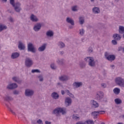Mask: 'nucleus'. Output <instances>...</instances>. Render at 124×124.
Wrapping results in <instances>:
<instances>
[{"instance_id": "nucleus-1", "label": "nucleus", "mask_w": 124, "mask_h": 124, "mask_svg": "<svg viewBox=\"0 0 124 124\" xmlns=\"http://www.w3.org/2000/svg\"><path fill=\"white\" fill-rule=\"evenodd\" d=\"M85 62H88V65L91 67H94L95 66V62L93 57H87L85 58Z\"/></svg>"}, {"instance_id": "nucleus-2", "label": "nucleus", "mask_w": 124, "mask_h": 124, "mask_svg": "<svg viewBox=\"0 0 124 124\" xmlns=\"http://www.w3.org/2000/svg\"><path fill=\"white\" fill-rule=\"evenodd\" d=\"M115 83L119 87L124 88V79L121 77H117L115 78Z\"/></svg>"}, {"instance_id": "nucleus-3", "label": "nucleus", "mask_w": 124, "mask_h": 124, "mask_svg": "<svg viewBox=\"0 0 124 124\" xmlns=\"http://www.w3.org/2000/svg\"><path fill=\"white\" fill-rule=\"evenodd\" d=\"M103 97H104V93L103 92L101 91L97 92L95 97L96 100L99 101V102H101L103 100Z\"/></svg>"}, {"instance_id": "nucleus-4", "label": "nucleus", "mask_w": 124, "mask_h": 124, "mask_svg": "<svg viewBox=\"0 0 124 124\" xmlns=\"http://www.w3.org/2000/svg\"><path fill=\"white\" fill-rule=\"evenodd\" d=\"M105 57L109 62H113V61L116 60V56H115L114 55H110V54L107 52L105 53Z\"/></svg>"}, {"instance_id": "nucleus-5", "label": "nucleus", "mask_w": 124, "mask_h": 124, "mask_svg": "<svg viewBox=\"0 0 124 124\" xmlns=\"http://www.w3.org/2000/svg\"><path fill=\"white\" fill-rule=\"evenodd\" d=\"M27 48L28 52H31V53H33L34 54L36 53V48L34 47L32 43H29L28 44Z\"/></svg>"}, {"instance_id": "nucleus-6", "label": "nucleus", "mask_w": 124, "mask_h": 124, "mask_svg": "<svg viewBox=\"0 0 124 124\" xmlns=\"http://www.w3.org/2000/svg\"><path fill=\"white\" fill-rule=\"evenodd\" d=\"M25 64L26 67H31V66L33 64V62L31 59L27 57L25 59Z\"/></svg>"}, {"instance_id": "nucleus-7", "label": "nucleus", "mask_w": 124, "mask_h": 124, "mask_svg": "<svg viewBox=\"0 0 124 124\" xmlns=\"http://www.w3.org/2000/svg\"><path fill=\"white\" fill-rule=\"evenodd\" d=\"M34 94V91L31 89H26L25 92V95L26 96L30 97L32 96Z\"/></svg>"}, {"instance_id": "nucleus-8", "label": "nucleus", "mask_w": 124, "mask_h": 124, "mask_svg": "<svg viewBox=\"0 0 124 124\" xmlns=\"http://www.w3.org/2000/svg\"><path fill=\"white\" fill-rule=\"evenodd\" d=\"M13 7L14 8L15 11L17 13L20 12V11L22 10V8H21V3L19 2H16L15 6H13Z\"/></svg>"}, {"instance_id": "nucleus-9", "label": "nucleus", "mask_w": 124, "mask_h": 124, "mask_svg": "<svg viewBox=\"0 0 124 124\" xmlns=\"http://www.w3.org/2000/svg\"><path fill=\"white\" fill-rule=\"evenodd\" d=\"M59 80L61 82H65V81H68L69 80V77L65 75H63L59 77Z\"/></svg>"}, {"instance_id": "nucleus-10", "label": "nucleus", "mask_w": 124, "mask_h": 124, "mask_svg": "<svg viewBox=\"0 0 124 124\" xmlns=\"http://www.w3.org/2000/svg\"><path fill=\"white\" fill-rule=\"evenodd\" d=\"M105 113V111L104 110H101V111H93L92 112L91 115L93 117H94V119H96L97 118V116H98V114H103L102 113Z\"/></svg>"}, {"instance_id": "nucleus-11", "label": "nucleus", "mask_w": 124, "mask_h": 124, "mask_svg": "<svg viewBox=\"0 0 124 124\" xmlns=\"http://www.w3.org/2000/svg\"><path fill=\"white\" fill-rule=\"evenodd\" d=\"M41 27H42V25L41 24V23H37L33 27V30L34 31H39L41 30Z\"/></svg>"}, {"instance_id": "nucleus-12", "label": "nucleus", "mask_w": 124, "mask_h": 124, "mask_svg": "<svg viewBox=\"0 0 124 124\" xmlns=\"http://www.w3.org/2000/svg\"><path fill=\"white\" fill-rule=\"evenodd\" d=\"M72 103V100L71 98L69 97H66L65 99V104L66 105V107H68V106H70Z\"/></svg>"}, {"instance_id": "nucleus-13", "label": "nucleus", "mask_w": 124, "mask_h": 124, "mask_svg": "<svg viewBox=\"0 0 124 124\" xmlns=\"http://www.w3.org/2000/svg\"><path fill=\"white\" fill-rule=\"evenodd\" d=\"M18 85H17V84L16 83H11L9 84L7 86V89H8V90H13L14 89H16V88H17Z\"/></svg>"}, {"instance_id": "nucleus-14", "label": "nucleus", "mask_w": 124, "mask_h": 124, "mask_svg": "<svg viewBox=\"0 0 124 124\" xmlns=\"http://www.w3.org/2000/svg\"><path fill=\"white\" fill-rule=\"evenodd\" d=\"M82 86H83V82H75L73 84V87H74V88H80V87H82Z\"/></svg>"}, {"instance_id": "nucleus-15", "label": "nucleus", "mask_w": 124, "mask_h": 124, "mask_svg": "<svg viewBox=\"0 0 124 124\" xmlns=\"http://www.w3.org/2000/svg\"><path fill=\"white\" fill-rule=\"evenodd\" d=\"M92 11L94 14H99V13H100V9L97 7L93 8Z\"/></svg>"}, {"instance_id": "nucleus-16", "label": "nucleus", "mask_w": 124, "mask_h": 124, "mask_svg": "<svg viewBox=\"0 0 124 124\" xmlns=\"http://www.w3.org/2000/svg\"><path fill=\"white\" fill-rule=\"evenodd\" d=\"M113 37L114 39H115V40H117V41H119L122 39V35L115 33L113 35Z\"/></svg>"}, {"instance_id": "nucleus-17", "label": "nucleus", "mask_w": 124, "mask_h": 124, "mask_svg": "<svg viewBox=\"0 0 124 124\" xmlns=\"http://www.w3.org/2000/svg\"><path fill=\"white\" fill-rule=\"evenodd\" d=\"M46 45H47L46 44H43L42 46L38 48V51H39V52H43V51H45Z\"/></svg>"}, {"instance_id": "nucleus-18", "label": "nucleus", "mask_w": 124, "mask_h": 124, "mask_svg": "<svg viewBox=\"0 0 124 124\" xmlns=\"http://www.w3.org/2000/svg\"><path fill=\"white\" fill-rule=\"evenodd\" d=\"M66 21L67 23H68L69 24H70L72 26H74V20L72 19V18L70 17H67Z\"/></svg>"}, {"instance_id": "nucleus-19", "label": "nucleus", "mask_w": 124, "mask_h": 124, "mask_svg": "<svg viewBox=\"0 0 124 124\" xmlns=\"http://www.w3.org/2000/svg\"><path fill=\"white\" fill-rule=\"evenodd\" d=\"M18 47L19 50H24V49H26V46L21 42H19Z\"/></svg>"}, {"instance_id": "nucleus-20", "label": "nucleus", "mask_w": 124, "mask_h": 124, "mask_svg": "<svg viewBox=\"0 0 124 124\" xmlns=\"http://www.w3.org/2000/svg\"><path fill=\"white\" fill-rule=\"evenodd\" d=\"M30 19L32 22H37L38 21V18H37V17H36V16H34L33 14H32L31 16Z\"/></svg>"}, {"instance_id": "nucleus-21", "label": "nucleus", "mask_w": 124, "mask_h": 124, "mask_svg": "<svg viewBox=\"0 0 124 124\" xmlns=\"http://www.w3.org/2000/svg\"><path fill=\"white\" fill-rule=\"evenodd\" d=\"M20 56V54L18 52H14L12 54L11 58L14 60L15 59H17Z\"/></svg>"}, {"instance_id": "nucleus-22", "label": "nucleus", "mask_w": 124, "mask_h": 124, "mask_svg": "<svg viewBox=\"0 0 124 124\" xmlns=\"http://www.w3.org/2000/svg\"><path fill=\"white\" fill-rule=\"evenodd\" d=\"M51 97L54 98V99H59L60 95L56 92H53L51 93Z\"/></svg>"}, {"instance_id": "nucleus-23", "label": "nucleus", "mask_w": 124, "mask_h": 124, "mask_svg": "<svg viewBox=\"0 0 124 124\" xmlns=\"http://www.w3.org/2000/svg\"><path fill=\"white\" fill-rule=\"evenodd\" d=\"M52 114L54 115H56V116L58 117V115L59 114H60V108H56L55 109H54L52 111Z\"/></svg>"}, {"instance_id": "nucleus-24", "label": "nucleus", "mask_w": 124, "mask_h": 124, "mask_svg": "<svg viewBox=\"0 0 124 124\" xmlns=\"http://www.w3.org/2000/svg\"><path fill=\"white\" fill-rule=\"evenodd\" d=\"M91 103H92L94 108H98V107H99V104H98V103H97V102H96V101L92 100Z\"/></svg>"}, {"instance_id": "nucleus-25", "label": "nucleus", "mask_w": 124, "mask_h": 124, "mask_svg": "<svg viewBox=\"0 0 124 124\" xmlns=\"http://www.w3.org/2000/svg\"><path fill=\"white\" fill-rule=\"evenodd\" d=\"M3 98L5 101H8V102L13 101V98L11 96H6L5 97H4Z\"/></svg>"}, {"instance_id": "nucleus-26", "label": "nucleus", "mask_w": 124, "mask_h": 124, "mask_svg": "<svg viewBox=\"0 0 124 124\" xmlns=\"http://www.w3.org/2000/svg\"><path fill=\"white\" fill-rule=\"evenodd\" d=\"M60 113H62V115H65L66 108H60Z\"/></svg>"}, {"instance_id": "nucleus-27", "label": "nucleus", "mask_w": 124, "mask_h": 124, "mask_svg": "<svg viewBox=\"0 0 124 124\" xmlns=\"http://www.w3.org/2000/svg\"><path fill=\"white\" fill-rule=\"evenodd\" d=\"M57 62L59 65H62L64 63V60L63 59H58Z\"/></svg>"}, {"instance_id": "nucleus-28", "label": "nucleus", "mask_w": 124, "mask_h": 124, "mask_svg": "<svg viewBox=\"0 0 124 124\" xmlns=\"http://www.w3.org/2000/svg\"><path fill=\"white\" fill-rule=\"evenodd\" d=\"M119 32L120 34H124V27L120 26L119 28Z\"/></svg>"}, {"instance_id": "nucleus-29", "label": "nucleus", "mask_w": 124, "mask_h": 124, "mask_svg": "<svg viewBox=\"0 0 124 124\" xmlns=\"http://www.w3.org/2000/svg\"><path fill=\"white\" fill-rule=\"evenodd\" d=\"M47 36H49V37H52L54 35V32L51 31H47L46 33Z\"/></svg>"}, {"instance_id": "nucleus-30", "label": "nucleus", "mask_w": 124, "mask_h": 124, "mask_svg": "<svg viewBox=\"0 0 124 124\" xmlns=\"http://www.w3.org/2000/svg\"><path fill=\"white\" fill-rule=\"evenodd\" d=\"M13 81H15V82H16V83H18V84H20L21 83L22 81L20 80L19 79V78L14 77L13 78Z\"/></svg>"}, {"instance_id": "nucleus-31", "label": "nucleus", "mask_w": 124, "mask_h": 124, "mask_svg": "<svg viewBox=\"0 0 124 124\" xmlns=\"http://www.w3.org/2000/svg\"><path fill=\"white\" fill-rule=\"evenodd\" d=\"M6 29H7V26L3 24H0V32L4 31V30H6Z\"/></svg>"}, {"instance_id": "nucleus-32", "label": "nucleus", "mask_w": 124, "mask_h": 124, "mask_svg": "<svg viewBox=\"0 0 124 124\" xmlns=\"http://www.w3.org/2000/svg\"><path fill=\"white\" fill-rule=\"evenodd\" d=\"M79 24L80 25H83V24H84V23H85V19L84 18V17L80 16L79 18Z\"/></svg>"}, {"instance_id": "nucleus-33", "label": "nucleus", "mask_w": 124, "mask_h": 124, "mask_svg": "<svg viewBox=\"0 0 124 124\" xmlns=\"http://www.w3.org/2000/svg\"><path fill=\"white\" fill-rule=\"evenodd\" d=\"M114 101L116 103V104L119 105V104H121L122 103V100H121L119 98H116L114 100Z\"/></svg>"}, {"instance_id": "nucleus-34", "label": "nucleus", "mask_w": 124, "mask_h": 124, "mask_svg": "<svg viewBox=\"0 0 124 124\" xmlns=\"http://www.w3.org/2000/svg\"><path fill=\"white\" fill-rule=\"evenodd\" d=\"M72 118L74 120H79V118H80V116L78 114H73L72 116Z\"/></svg>"}, {"instance_id": "nucleus-35", "label": "nucleus", "mask_w": 124, "mask_h": 124, "mask_svg": "<svg viewBox=\"0 0 124 124\" xmlns=\"http://www.w3.org/2000/svg\"><path fill=\"white\" fill-rule=\"evenodd\" d=\"M120 89L119 88H115L114 90H113V92L114 93H115L116 94H119V93H120Z\"/></svg>"}, {"instance_id": "nucleus-36", "label": "nucleus", "mask_w": 124, "mask_h": 124, "mask_svg": "<svg viewBox=\"0 0 124 124\" xmlns=\"http://www.w3.org/2000/svg\"><path fill=\"white\" fill-rule=\"evenodd\" d=\"M58 46H59L60 48H64L65 45H64V43H63L62 42H60L58 43Z\"/></svg>"}, {"instance_id": "nucleus-37", "label": "nucleus", "mask_w": 124, "mask_h": 124, "mask_svg": "<svg viewBox=\"0 0 124 124\" xmlns=\"http://www.w3.org/2000/svg\"><path fill=\"white\" fill-rule=\"evenodd\" d=\"M79 31L80 35H84V34L85 33V30H84V29H80Z\"/></svg>"}, {"instance_id": "nucleus-38", "label": "nucleus", "mask_w": 124, "mask_h": 124, "mask_svg": "<svg viewBox=\"0 0 124 124\" xmlns=\"http://www.w3.org/2000/svg\"><path fill=\"white\" fill-rule=\"evenodd\" d=\"M31 73H40V70L39 69H32L31 71Z\"/></svg>"}, {"instance_id": "nucleus-39", "label": "nucleus", "mask_w": 124, "mask_h": 124, "mask_svg": "<svg viewBox=\"0 0 124 124\" xmlns=\"http://www.w3.org/2000/svg\"><path fill=\"white\" fill-rule=\"evenodd\" d=\"M10 3L12 6H15L16 3H15V0H10Z\"/></svg>"}, {"instance_id": "nucleus-40", "label": "nucleus", "mask_w": 124, "mask_h": 124, "mask_svg": "<svg viewBox=\"0 0 124 124\" xmlns=\"http://www.w3.org/2000/svg\"><path fill=\"white\" fill-rule=\"evenodd\" d=\"M87 124H94L93 120H89L85 122Z\"/></svg>"}, {"instance_id": "nucleus-41", "label": "nucleus", "mask_w": 124, "mask_h": 124, "mask_svg": "<svg viewBox=\"0 0 124 124\" xmlns=\"http://www.w3.org/2000/svg\"><path fill=\"white\" fill-rule=\"evenodd\" d=\"M79 65L81 67V68H84L85 66H86V63H85L84 62H81L80 63Z\"/></svg>"}, {"instance_id": "nucleus-42", "label": "nucleus", "mask_w": 124, "mask_h": 124, "mask_svg": "<svg viewBox=\"0 0 124 124\" xmlns=\"http://www.w3.org/2000/svg\"><path fill=\"white\" fill-rule=\"evenodd\" d=\"M38 78L40 82H43L44 78H43V76H42V75H39V76H38Z\"/></svg>"}, {"instance_id": "nucleus-43", "label": "nucleus", "mask_w": 124, "mask_h": 124, "mask_svg": "<svg viewBox=\"0 0 124 124\" xmlns=\"http://www.w3.org/2000/svg\"><path fill=\"white\" fill-rule=\"evenodd\" d=\"M50 67L52 69H53V70L57 69V66H56L54 63L51 64L50 65Z\"/></svg>"}, {"instance_id": "nucleus-44", "label": "nucleus", "mask_w": 124, "mask_h": 124, "mask_svg": "<svg viewBox=\"0 0 124 124\" xmlns=\"http://www.w3.org/2000/svg\"><path fill=\"white\" fill-rule=\"evenodd\" d=\"M111 42L113 44V45H117V44H118V43L117 42V40L115 39L114 40H112Z\"/></svg>"}, {"instance_id": "nucleus-45", "label": "nucleus", "mask_w": 124, "mask_h": 124, "mask_svg": "<svg viewBox=\"0 0 124 124\" xmlns=\"http://www.w3.org/2000/svg\"><path fill=\"white\" fill-rule=\"evenodd\" d=\"M72 11H77V6H74L72 7Z\"/></svg>"}, {"instance_id": "nucleus-46", "label": "nucleus", "mask_w": 124, "mask_h": 124, "mask_svg": "<svg viewBox=\"0 0 124 124\" xmlns=\"http://www.w3.org/2000/svg\"><path fill=\"white\" fill-rule=\"evenodd\" d=\"M93 51V47L92 46L89 47L88 49L89 53H92Z\"/></svg>"}, {"instance_id": "nucleus-47", "label": "nucleus", "mask_w": 124, "mask_h": 124, "mask_svg": "<svg viewBox=\"0 0 124 124\" xmlns=\"http://www.w3.org/2000/svg\"><path fill=\"white\" fill-rule=\"evenodd\" d=\"M37 124H43V122H42V120L39 119L38 121H37Z\"/></svg>"}, {"instance_id": "nucleus-48", "label": "nucleus", "mask_w": 124, "mask_h": 124, "mask_svg": "<svg viewBox=\"0 0 124 124\" xmlns=\"http://www.w3.org/2000/svg\"><path fill=\"white\" fill-rule=\"evenodd\" d=\"M102 88H103V89H105V88L106 87L107 85L105 83H102L101 84Z\"/></svg>"}, {"instance_id": "nucleus-49", "label": "nucleus", "mask_w": 124, "mask_h": 124, "mask_svg": "<svg viewBox=\"0 0 124 124\" xmlns=\"http://www.w3.org/2000/svg\"><path fill=\"white\" fill-rule=\"evenodd\" d=\"M123 50V51L124 52V47L123 46H120L118 47V51L120 52V51H122Z\"/></svg>"}, {"instance_id": "nucleus-50", "label": "nucleus", "mask_w": 124, "mask_h": 124, "mask_svg": "<svg viewBox=\"0 0 124 124\" xmlns=\"http://www.w3.org/2000/svg\"><path fill=\"white\" fill-rule=\"evenodd\" d=\"M31 124H37V122L36 120H33L31 121Z\"/></svg>"}, {"instance_id": "nucleus-51", "label": "nucleus", "mask_w": 124, "mask_h": 124, "mask_svg": "<svg viewBox=\"0 0 124 124\" xmlns=\"http://www.w3.org/2000/svg\"><path fill=\"white\" fill-rule=\"evenodd\" d=\"M70 97H72V98H75V97L74 96V95L71 93H70L69 95Z\"/></svg>"}, {"instance_id": "nucleus-52", "label": "nucleus", "mask_w": 124, "mask_h": 124, "mask_svg": "<svg viewBox=\"0 0 124 124\" xmlns=\"http://www.w3.org/2000/svg\"><path fill=\"white\" fill-rule=\"evenodd\" d=\"M65 93H67V94L68 95H69L71 93H70V92L69 91V90H66L65 91Z\"/></svg>"}, {"instance_id": "nucleus-53", "label": "nucleus", "mask_w": 124, "mask_h": 124, "mask_svg": "<svg viewBox=\"0 0 124 124\" xmlns=\"http://www.w3.org/2000/svg\"><path fill=\"white\" fill-rule=\"evenodd\" d=\"M14 94H18L19 93V91H14L13 92Z\"/></svg>"}, {"instance_id": "nucleus-54", "label": "nucleus", "mask_w": 124, "mask_h": 124, "mask_svg": "<svg viewBox=\"0 0 124 124\" xmlns=\"http://www.w3.org/2000/svg\"><path fill=\"white\" fill-rule=\"evenodd\" d=\"M10 112H11V113L13 114V115H16V113H15V112L13 111V110H12V109H10L9 110Z\"/></svg>"}, {"instance_id": "nucleus-55", "label": "nucleus", "mask_w": 124, "mask_h": 124, "mask_svg": "<svg viewBox=\"0 0 124 124\" xmlns=\"http://www.w3.org/2000/svg\"><path fill=\"white\" fill-rule=\"evenodd\" d=\"M9 20H10V22H13V18H12V17L10 16L9 18Z\"/></svg>"}, {"instance_id": "nucleus-56", "label": "nucleus", "mask_w": 124, "mask_h": 124, "mask_svg": "<svg viewBox=\"0 0 124 124\" xmlns=\"http://www.w3.org/2000/svg\"><path fill=\"white\" fill-rule=\"evenodd\" d=\"M5 105H6L7 108H8V110L9 111H10V109H11V108H10V107H9V106L8 105H7V104H6Z\"/></svg>"}, {"instance_id": "nucleus-57", "label": "nucleus", "mask_w": 124, "mask_h": 124, "mask_svg": "<svg viewBox=\"0 0 124 124\" xmlns=\"http://www.w3.org/2000/svg\"><path fill=\"white\" fill-rule=\"evenodd\" d=\"M45 124H51V122H49L48 121H45Z\"/></svg>"}, {"instance_id": "nucleus-58", "label": "nucleus", "mask_w": 124, "mask_h": 124, "mask_svg": "<svg viewBox=\"0 0 124 124\" xmlns=\"http://www.w3.org/2000/svg\"><path fill=\"white\" fill-rule=\"evenodd\" d=\"M61 93L62 95H63L65 93L64 92V91L62 90L61 91Z\"/></svg>"}, {"instance_id": "nucleus-59", "label": "nucleus", "mask_w": 124, "mask_h": 124, "mask_svg": "<svg viewBox=\"0 0 124 124\" xmlns=\"http://www.w3.org/2000/svg\"><path fill=\"white\" fill-rule=\"evenodd\" d=\"M76 124H85L83 123L82 122H78V123H76Z\"/></svg>"}, {"instance_id": "nucleus-60", "label": "nucleus", "mask_w": 124, "mask_h": 124, "mask_svg": "<svg viewBox=\"0 0 124 124\" xmlns=\"http://www.w3.org/2000/svg\"><path fill=\"white\" fill-rule=\"evenodd\" d=\"M60 55H62L63 54V51H60Z\"/></svg>"}, {"instance_id": "nucleus-61", "label": "nucleus", "mask_w": 124, "mask_h": 124, "mask_svg": "<svg viewBox=\"0 0 124 124\" xmlns=\"http://www.w3.org/2000/svg\"><path fill=\"white\" fill-rule=\"evenodd\" d=\"M2 1H4V2H7V0H1Z\"/></svg>"}, {"instance_id": "nucleus-62", "label": "nucleus", "mask_w": 124, "mask_h": 124, "mask_svg": "<svg viewBox=\"0 0 124 124\" xmlns=\"http://www.w3.org/2000/svg\"><path fill=\"white\" fill-rule=\"evenodd\" d=\"M110 67H115V65H110Z\"/></svg>"}, {"instance_id": "nucleus-63", "label": "nucleus", "mask_w": 124, "mask_h": 124, "mask_svg": "<svg viewBox=\"0 0 124 124\" xmlns=\"http://www.w3.org/2000/svg\"><path fill=\"white\" fill-rule=\"evenodd\" d=\"M91 2H94V0H90Z\"/></svg>"}, {"instance_id": "nucleus-64", "label": "nucleus", "mask_w": 124, "mask_h": 124, "mask_svg": "<svg viewBox=\"0 0 124 124\" xmlns=\"http://www.w3.org/2000/svg\"><path fill=\"white\" fill-rule=\"evenodd\" d=\"M9 12L10 13H12V14L14 13L13 12H12V11H9Z\"/></svg>"}]
</instances>
